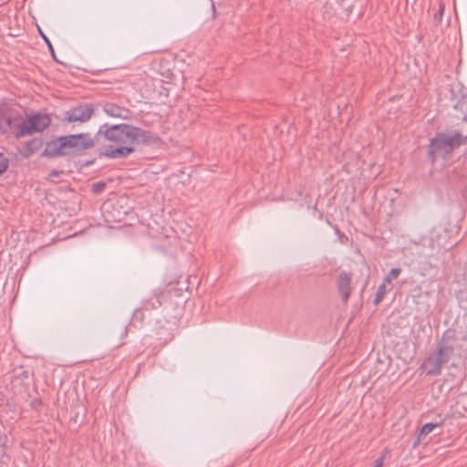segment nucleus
<instances>
[{
  "label": "nucleus",
  "instance_id": "c756f323",
  "mask_svg": "<svg viewBox=\"0 0 467 467\" xmlns=\"http://www.w3.org/2000/svg\"><path fill=\"white\" fill-rule=\"evenodd\" d=\"M43 37H44L45 41L47 42V44L48 45V42H50V41L44 35H43Z\"/></svg>",
  "mask_w": 467,
  "mask_h": 467
},
{
  "label": "nucleus",
  "instance_id": "dca6fc26",
  "mask_svg": "<svg viewBox=\"0 0 467 467\" xmlns=\"http://www.w3.org/2000/svg\"><path fill=\"white\" fill-rule=\"evenodd\" d=\"M387 290L388 289H387L386 283L383 282L381 285H379L374 301H373L375 306H378L382 302V300L385 297V295L387 293Z\"/></svg>",
  "mask_w": 467,
  "mask_h": 467
},
{
  "label": "nucleus",
  "instance_id": "5701e85b",
  "mask_svg": "<svg viewBox=\"0 0 467 467\" xmlns=\"http://www.w3.org/2000/svg\"><path fill=\"white\" fill-rule=\"evenodd\" d=\"M384 456L379 457L375 462L373 467H383Z\"/></svg>",
  "mask_w": 467,
  "mask_h": 467
},
{
  "label": "nucleus",
  "instance_id": "c85d7f7f",
  "mask_svg": "<svg viewBox=\"0 0 467 467\" xmlns=\"http://www.w3.org/2000/svg\"><path fill=\"white\" fill-rule=\"evenodd\" d=\"M43 37H44L45 41L47 42V44L48 45V42H50V41L44 35H43Z\"/></svg>",
  "mask_w": 467,
  "mask_h": 467
},
{
  "label": "nucleus",
  "instance_id": "4468645a",
  "mask_svg": "<svg viewBox=\"0 0 467 467\" xmlns=\"http://www.w3.org/2000/svg\"><path fill=\"white\" fill-rule=\"evenodd\" d=\"M34 377L33 371L28 367L18 366L14 368L11 379H23Z\"/></svg>",
  "mask_w": 467,
  "mask_h": 467
},
{
  "label": "nucleus",
  "instance_id": "aec40b11",
  "mask_svg": "<svg viewBox=\"0 0 467 467\" xmlns=\"http://www.w3.org/2000/svg\"><path fill=\"white\" fill-rule=\"evenodd\" d=\"M106 187V183L102 181L98 182L92 185V192L93 193H100Z\"/></svg>",
  "mask_w": 467,
  "mask_h": 467
},
{
  "label": "nucleus",
  "instance_id": "9b49d317",
  "mask_svg": "<svg viewBox=\"0 0 467 467\" xmlns=\"http://www.w3.org/2000/svg\"><path fill=\"white\" fill-rule=\"evenodd\" d=\"M135 151V149L131 145L119 146V147H109L105 150L102 153L106 157L113 158V159H121L126 158L130 154Z\"/></svg>",
  "mask_w": 467,
  "mask_h": 467
},
{
  "label": "nucleus",
  "instance_id": "f8f14e48",
  "mask_svg": "<svg viewBox=\"0 0 467 467\" xmlns=\"http://www.w3.org/2000/svg\"><path fill=\"white\" fill-rule=\"evenodd\" d=\"M443 364L445 363L434 352L423 362L422 367L427 371V374L434 375L440 371Z\"/></svg>",
  "mask_w": 467,
  "mask_h": 467
},
{
  "label": "nucleus",
  "instance_id": "7ed1b4c3",
  "mask_svg": "<svg viewBox=\"0 0 467 467\" xmlns=\"http://www.w3.org/2000/svg\"><path fill=\"white\" fill-rule=\"evenodd\" d=\"M51 124V118L47 113L38 112L15 124L16 137L21 138L35 132H42Z\"/></svg>",
  "mask_w": 467,
  "mask_h": 467
},
{
  "label": "nucleus",
  "instance_id": "0eeeda50",
  "mask_svg": "<svg viewBox=\"0 0 467 467\" xmlns=\"http://www.w3.org/2000/svg\"><path fill=\"white\" fill-rule=\"evenodd\" d=\"M174 326L175 324L173 322L165 319L157 321L154 335L160 345L164 346L174 338Z\"/></svg>",
  "mask_w": 467,
  "mask_h": 467
},
{
  "label": "nucleus",
  "instance_id": "393cba45",
  "mask_svg": "<svg viewBox=\"0 0 467 467\" xmlns=\"http://www.w3.org/2000/svg\"><path fill=\"white\" fill-rule=\"evenodd\" d=\"M62 173V171H53L50 174H49V179L50 181L54 182V178H58L60 176V174Z\"/></svg>",
  "mask_w": 467,
  "mask_h": 467
},
{
  "label": "nucleus",
  "instance_id": "a878e982",
  "mask_svg": "<svg viewBox=\"0 0 467 467\" xmlns=\"http://www.w3.org/2000/svg\"><path fill=\"white\" fill-rule=\"evenodd\" d=\"M2 121H5V122H6V124H7L8 126H11V119H10L9 118H7V117L5 116V114H4V112H3V111H2Z\"/></svg>",
  "mask_w": 467,
  "mask_h": 467
},
{
  "label": "nucleus",
  "instance_id": "20e7f679",
  "mask_svg": "<svg viewBox=\"0 0 467 467\" xmlns=\"http://www.w3.org/2000/svg\"><path fill=\"white\" fill-rule=\"evenodd\" d=\"M67 155L78 156L95 145V139L88 133L65 136Z\"/></svg>",
  "mask_w": 467,
  "mask_h": 467
},
{
  "label": "nucleus",
  "instance_id": "6ab92c4d",
  "mask_svg": "<svg viewBox=\"0 0 467 467\" xmlns=\"http://www.w3.org/2000/svg\"><path fill=\"white\" fill-rule=\"evenodd\" d=\"M444 13V5L442 3H440L439 10L434 14V22L435 24H440L442 20Z\"/></svg>",
  "mask_w": 467,
  "mask_h": 467
},
{
  "label": "nucleus",
  "instance_id": "ddd939ff",
  "mask_svg": "<svg viewBox=\"0 0 467 467\" xmlns=\"http://www.w3.org/2000/svg\"><path fill=\"white\" fill-rule=\"evenodd\" d=\"M43 145V140L41 138H35L27 141L25 145V155L26 157L36 152Z\"/></svg>",
  "mask_w": 467,
  "mask_h": 467
},
{
  "label": "nucleus",
  "instance_id": "1a4fd4ad",
  "mask_svg": "<svg viewBox=\"0 0 467 467\" xmlns=\"http://www.w3.org/2000/svg\"><path fill=\"white\" fill-rule=\"evenodd\" d=\"M351 273L342 271L337 275L336 281L337 288L344 303H347L348 301L350 295L352 293L353 287L351 285Z\"/></svg>",
  "mask_w": 467,
  "mask_h": 467
},
{
  "label": "nucleus",
  "instance_id": "f257e3e1",
  "mask_svg": "<svg viewBox=\"0 0 467 467\" xmlns=\"http://www.w3.org/2000/svg\"><path fill=\"white\" fill-rule=\"evenodd\" d=\"M120 145L148 144L153 140L150 131L129 124L102 125L95 136L97 142L102 140Z\"/></svg>",
  "mask_w": 467,
  "mask_h": 467
},
{
  "label": "nucleus",
  "instance_id": "a211bd4d",
  "mask_svg": "<svg viewBox=\"0 0 467 467\" xmlns=\"http://www.w3.org/2000/svg\"><path fill=\"white\" fill-rule=\"evenodd\" d=\"M161 305V300L159 299L158 296H156L153 300L151 301H147V302H144V308L145 309H149V308H152V309H155V308H158L160 307Z\"/></svg>",
  "mask_w": 467,
  "mask_h": 467
},
{
  "label": "nucleus",
  "instance_id": "423d86ee",
  "mask_svg": "<svg viewBox=\"0 0 467 467\" xmlns=\"http://www.w3.org/2000/svg\"><path fill=\"white\" fill-rule=\"evenodd\" d=\"M94 113L92 104H82L66 112L65 119L68 122H86Z\"/></svg>",
  "mask_w": 467,
  "mask_h": 467
},
{
  "label": "nucleus",
  "instance_id": "7c9ffc66",
  "mask_svg": "<svg viewBox=\"0 0 467 467\" xmlns=\"http://www.w3.org/2000/svg\"><path fill=\"white\" fill-rule=\"evenodd\" d=\"M124 334L126 335L127 334V327H125L124 328Z\"/></svg>",
  "mask_w": 467,
  "mask_h": 467
},
{
  "label": "nucleus",
  "instance_id": "cd10ccee",
  "mask_svg": "<svg viewBox=\"0 0 467 467\" xmlns=\"http://www.w3.org/2000/svg\"><path fill=\"white\" fill-rule=\"evenodd\" d=\"M139 315H141V312H140V310L136 309L134 312V317H138Z\"/></svg>",
  "mask_w": 467,
  "mask_h": 467
},
{
  "label": "nucleus",
  "instance_id": "2eb2a0df",
  "mask_svg": "<svg viewBox=\"0 0 467 467\" xmlns=\"http://www.w3.org/2000/svg\"><path fill=\"white\" fill-rule=\"evenodd\" d=\"M439 426H440L439 423L429 422V423L424 424L421 427V429L418 434L417 441L414 442L413 446L414 447L417 446V444H419L421 440H423L428 434H430L434 429H436Z\"/></svg>",
  "mask_w": 467,
  "mask_h": 467
},
{
  "label": "nucleus",
  "instance_id": "2f4dec72",
  "mask_svg": "<svg viewBox=\"0 0 467 467\" xmlns=\"http://www.w3.org/2000/svg\"><path fill=\"white\" fill-rule=\"evenodd\" d=\"M213 12L215 11V5H213Z\"/></svg>",
  "mask_w": 467,
  "mask_h": 467
},
{
  "label": "nucleus",
  "instance_id": "4be33fe9",
  "mask_svg": "<svg viewBox=\"0 0 467 467\" xmlns=\"http://www.w3.org/2000/svg\"><path fill=\"white\" fill-rule=\"evenodd\" d=\"M78 367L70 368L71 371L67 374L68 377H75L77 379L82 376L81 372L78 370ZM83 377H86V375H83Z\"/></svg>",
  "mask_w": 467,
  "mask_h": 467
},
{
  "label": "nucleus",
  "instance_id": "6e6552de",
  "mask_svg": "<svg viewBox=\"0 0 467 467\" xmlns=\"http://www.w3.org/2000/svg\"><path fill=\"white\" fill-rule=\"evenodd\" d=\"M67 150L65 136H61L47 143L46 149L44 150L42 156L48 158L63 157L67 155Z\"/></svg>",
  "mask_w": 467,
  "mask_h": 467
},
{
  "label": "nucleus",
  "instance_id": "39448f33",
  "mask_svg": "<svg viewBox=\"0 0 467 467\" xmlns=\"http://www.w3.org/2000/svg\"><path fill=\"white\" fill-rule=\"evenodd\" d=\"M456 337L452 330H446L440 342L437 346L435 353L441 358V359L447 363L454 354L455 350Z\"/></svg>",
  "mask_w": 467,
  "mask_h": 467
},
{
  "label": "nucleus",
  "instance_id": "f03ea898",
  "mask_svg": "<svg viewBox=\"0 0 467 467\" xmlns=\"http://www.w3.org/2000/svg\"><path fill=\"white\" fill-rule=\"evenodd\" d=\"M466 143L467 134L462 135L458 130L440 132L431 140L428 154L430 159L434 161L436 155L450 154L456 148Z\"/></svg>",
  "mask_w": 467,
  "mask_h": 467
},
{
  "label": "nucleus",
  "instance_id": "412c9836",
  "mask_svg": "<svg viewBox=\"0 0 467 467\" xmlns=\"http://www.w3.org/2000/svg\"><path fill=\"white\" fill-rule=\"evenodd\" d=\"M458 107L461 109V110L463 112V119L467 120V99H463L458 103Z\"/></svg>",
  "mask_w": 467,
  "mask_h": 467
},
{
  "label": "nucleus",
  "instance_id": "bb28decb",
  "mask_svg": "<svg viewBox=\"0 0 467 467\" xmlns=\"http://www.w3.org/2000/svg\"><path fill=\"white\" fill-rule=\"evenodd\" d=\"M48 49H49V51H50V53H51V55H52L53 58H54L55 60H57V58H56V55H55V50H54V48H53V47H52V44H51L50 42H48Z\"/></svg>",
  "mask_w": 467,
  "mask_h": 467
},
{
  "label": "nucleus",
  "instance_id": "f3484780",
  "mask_svg": "<svg viewBox=\"0 0 467 467\" xmlns=\"http://www.w3.org/2000/svg\"><path fill=\"white\" fill-rule=\"evenodd\" d=\"M401 273L400 268H392L388 275L384 277L383 282L386 284H390L392 280L397 279Z\"/></svg>",
  "mask_w": 467,
  "mask_h": 467
},
{
  "label": "nucleus",
  "instance_id": "b1692460",
  "mask_svg": "<svg viewBox=\"0 0 467 467\" xmlns=\"http://www.w3.org/2000/svg\"><path fill=\"white\" fill-rule=\"evenodd\" d=\"M9 161L6 158L2 157V173H4L8 168Z\"/></svg>",
  "mask_w": 467,
  "mask_h": 467
},
{
  "label": "nucleus",
  "instance_id": "9d476101",
  "mask_svg": "<svg viewBox=\"0 0 467 467\" xmlns=\"http://www.w3.org/2000/svg\"><path fill=\"white\" fill-rule=\"evenodd\" d=\"M103 110L107 115L114 118L128 119L130 116L129 109L120 107L115 103H106L103 106Z\"/></svg>",
  "mask_w": 467,
  "mask_h": 467
}]
</instances>
